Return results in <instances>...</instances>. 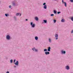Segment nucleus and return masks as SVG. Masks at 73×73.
<instances>
[{"instance_id": "25", "label": "nucleus", "mask_w": 73, "mask_h": 73, "mask_svg": "<svg viewBox=\"0 0 73 73\" xmlns=\"http://www.w3.org/2000/svg\"><path fill=\"white\" fill-rule=\"evenodd\" d=\"M57 13L58 14H59V13H61V12H58Z\"/></svg>"}, {"instance_id": "30", "label": "nucleus", "mask_w": 73, "mask_h": 73, "mask_svg": "<svg viewBox=\"0 0 73 73\" xmlns=\"http://www.w3.org/2000/svg\"><path fill=\"white\" fill-rule=\"evenodd\" d=\"M57 39H58V38H57V37L56 38V40H57Z\"/></svg>"}, {"instance_id": "26", "label": "nucleus", "mask_w": 73, "mask_h": 73, "mask_svg": "<svg viewBox=\"0 0 73 73\" xmlns=\"http://www.w3.org/2000/svg\"><path fill=\"white\" fill-rule=\"evenodd\" d=\"M45 4H46V3H44L43 4V5H45Z\"/></svg>"}, {"instance_id": "3", "label": "nucleus", "mask_w": 73, "mask_h": 73, "mask_svg": "<svg viewBox=\"0 0 73 73\" xmlns=\"http://www.w3.org/2000/svg\"><path fill=\"white\" fill-rule=\"evenodd\" d=\"M6 38L8 40H9L10 39V36L8 35H7L6 36Z\"/></svg>"}, {"instance_id": "13", "label": "nucleus", "mask_w": 73, "mask_h": 73, "mask_svg": "<svg viewBox=\"0 0 73 73\" xmlns=\"http://www.w3.org/2000/svg\"><path fill=\"white\" fill-rule=\"evenodd\" d=\"M61 21L63 23L64 22V19H62Z\"/></svg>"}, {"instance_id": "28", "label": "nucleus", "mask_w": 73, "mask_h": 73, "mask_svg": "<svg viewBox=\"0 0 73 73\" xmlns=\"http://www.w3.org/2000/svg\"><path fill=\"white\" fill-rule=\"evenodd\" d=\"M71 2H73V0H70Z\"/></svg>"}, {"instance_id": "34", "label": "nucleus", "mask_w": 73, "mask_h": 73, "mask_svg": "<svg viewBox=\"0 0 73 73\" xmlns=\"http://www.w3.org/2000/svg\"><path fill=\"white\" fill-rule=\"evenodd\" d=\"M28 21V19H26V21Z\"/></svg>"}, {"instance_id": "5", "label": "nucleus", "mask_w": 73, "mask_h": 73, "mask_svg": "<svg viewBox=\"0 0 73 73\" xmlns=\"http://www.w3.org/2000/svg\"><path fill=\"white\" fill-rule=\"evenodd\" d=\"M14 64L16 65H18L19 64V62H18V61H17V62L14 63Z\"/></svg>"}, {"instance_id": "35", "label": "nucleus", "mask_w": 73, "mask_h": 73, "mask_svg": "<svg viewBox=\"0 0 73 73\" xmlns=\"http://www.w3.org/2000/svg\"><path fill=\"white\" fill-rule=\"evenodd\" d=\"M21 14H20V16H21Z\"/></svg>"}, {"instance_id": "29", "label": "nucleus", "mask_w": 73, "mask_h": 73, "mask_svg": "<svg viewBox=\"0 0 73 73\" xmlns=\"http://www.w3.org/2000/svg\"><path fill=\"white\" fill-rule=\"evenodd\" d=\"M9 8H11V6H9Z\"/></svg>"}, {"instance_id": "33", "label": "nucleus", "mask_w": 73, "mask_h": 73, "mask_svg": "<svg viewBox=\"0 0 73 73\" xmlns=\"http://www.w3.org/2000/svg\"><path fill=\"white\" fill-rule=\"evenodd\" d=\"M15 5V3H13V5Z\"/></svg>"}, {"instance_id": "9", "label": "nucleus", "mask_w": 73, "mask_h": 73, "mask_svg": "<svg viewBox=\"0 0 73 73\" xmlns=\"http://www.w3.org/2000/svg\"><path fill=\"white\" fill-rule=\"evenodd\" d=\"M35 19L36 20V21H38V18L37 17H35Z\"/></svg>"}, {"instance_id": "22", "label": "nucleus", "mask_w": 73, "mask_h": 73, "mask_svg": "<svg viewBox=\"0 0 73 73\" xmlns=\"http://www.w3.org/2000/svg\"><path fill=\"white\" fill-rule=\"evenodd\" d=\"M54 16V14H52L51 15V16Z\"/></svg>"}, {"instance_id": "12", "label": "nucleus", "mask_w": 73, "mask_h": 73, "mask_svg": "<svg viewBox=\"0 0 73 73\" xmlns=\"http://www.w3.org/2000/svg\"><path fill=\"white\" fill-rule=\"evenodd\" d=\"M35 38L36 40H38V37L37 36H36Z\"/></svg>"}, {"instance_id": "31", "label": "nucleus", "mask_w": 73, "mask_h": 73, "mask_svg": "<svg viewBox=\"0 0 73 73\" xmlns=\"http://www.w3.org/2000/svg\"><path fill=\"white\" fill-rule=\"evenodd\" d=\"M16 61V59H15L14 61V62Z\"/></svg>"}, {"instance_id": "4", "label": "nucleus", "mask_w": 73, "mask_h": 73, "mask_svg": "<svg viewBox=\"0 0 73 73\" xmlns=\"http://www.w3.org/2000/svg\"><path fill=\"white\" fill-rule=\"evenodd\" d=\"M32 50H33V51L34 50H35V52H37V50L36 49H35V48H32Z\"/></svg>"}, {"instance_id": "17", "label": "nucleus", "mask_w": 73, "mask_h": 73, "mask_svg": "<svg viewBox=\"0 0 73 73\" xmlns=\"http://www.w3.org/2000/svg\"><path fill=\"white\" fill-rule=\"evenodd\" d=\"M54 13H57V11H56V10H54Z\"/></svg>"}, {"instance_id": "15", "label": "nucleus", "mask_w": 73, "mask_h": 73, "mask_svg": "<svg viewBox=\"0 0 73 73\" xmlns=\"http://www.w3.org/2000/svg\"><path fill=\"white\" fill-rule=\"evenodd\" d=\"M43 21L45 23H46V20H43Z\"/></svg>"}, {"instance_id": "20", "label": "nucleus", "mask_w": 73, "mask_h": 73, "mask_svg": "<svg viewBox=\"0 0 73 73\" xmlns=\"http://www.w3.org/2000/svg\"><path fill=\"white\" fill-rule=\"evenodd\" d=\"M54 23H55L56 22V20H54Z\"/></svg>"}, {"instance_id": "14", "label": "nucleus", "mask_w": 73, "mask_h": 73, "mask_svg": "<svg viewBox=\"0 0 73 73\" xmlns=\"http://www.w3.org/2000/svg\"><path fill=\"white\" fill-rule=\"evenodd\" d=\"M20 15V13H18L16 14V15L17 16H19Z\"/></svg>"}, {"instance_id": "21", "label": "nucleus", "mask_w": 73, "mask_h": 73, "mask_svg": "<svg viewBox=\"0 0 73 73\" xmlns=\"http://www.w3.org/2000/svg\"><path fill=\"white\" fill-rule=\"evenodd\" d=\"M49 41L50 42H51V40H50V39L49 38Z\"/></svg>"}, {"instance_id": "11", "label": "nucleus", "mask_w": 73, "mask_h": 73, "mask_svg": "<svg viewBox=\"0 0 73 73\" xmlns=\"http://www.w3.org/2000/svg\"><path fill=\"white\" fill-rule=\"evenodd\" d=\"M61 52H62V53H63L64 54H65V51H61Z\"/></svg>"}, {"instance_id": "6", "label": "nucleus", "mask_w": 73, "mask_h": 73, "mask_svg": "<svg viewBox=\"0 0 73 73\" xmlns=\"http://www.w3.org/2000/svg\"><path fill=\"white\" fill-rule=\"evenodd\" d=\"M49 52H45V54L46 55L47 54H49Z\"/></svg>"}, {"instance_id": "32", "label": "nucleus", "mask_w": 73, "mask_h": 73, "mask_svg": "<svg viewBox=\"0 0 73 73\" xmlns=\"http://www.w3.org/2000/svg\"><path fill=\"white\" fill-rule=\"evenodd\" d=\"M6 73H9V72L7 71V72H6Z\"/></svg>"}, {"instance_id": "7", "label": "nucleus", "mask_w": 73, "mask_h": 73, "mask_svg": "<svg viewBox=\"0 0 73 73\" xmlns=\"http://www.w3.org/2000/svg\"><path fill=\"white\" fill-rule=\"evenodd\" d=\"M48 50L49 52H50V47H49L48 48Z\"/></svg>"}, {"instance_id": "27", "label": "nucleus", "mask_w": 73, "mask_h": 73, "mask_svg": "<svg viewBox=\"0 0 73 73\" xmlns=\"http://www.w3.org/2000/svg\"><path fill=\"white\" fill-rule=\"evenodd\" d=\"M71 33H73V30H72Z\"/></svg>"}, {"instance_id": "23", "label": "nucleus", "mask_w": 73, "mask_h": 73, "mask_svg": "<svg viewBox=\"0 0 73 73\" xmlns=\"http://www.w3.org/2000/svg\"><path fill=\"white\" fill-rule=\"evenodd\" d=\"M71 20L72 21H73V17H72L71 18Z\"/></svg>"}, {"instance_id": "18", "label": "nucleus", "mask_w": 73, "mask_h": 73, "mask_svg": "<svg viewBox=\"0 0 73 73\" xmlns=\"http://www.w3.org/2000/svg\"><path fill=\"white\" fill-rule=\"evenodd\" d=\"M10 62H11V63H12L13 62V60H10Z\"/></svg>"}, {"instance_id": "1", "label": "nucleus", "mask_w": 73, "mask_h": 73, "mask_svg": "<svg viewBox=\"0 0 73 73\" xmlns=\"http://www.w3.org/2000/svg\"><path fill=\"white\" fill-rule=\"evenodd\" d=\"M31 27L33 28H34L35 26V24H33V23L31 22Z\"/></svg>"}, {"instance_id": "19", "label": "nucleus", "mask_w": 73, "mask_h": 73, "mask_svg": "<svg viewBox=\"0 0 73 73\" xmlns=\"http://www.w3.org/2000/svg\"><path fill=\"white\" fill-rule=\"evenodd\" d=\"M5 15L6 16H9V15H8V14H5Z\"/></svg>"}, {"instance_id": "16", "label": "nucleus", "mask_w": 73, "mask_h": 73, "mask_svg": "<svg viewBox=\"0 0 73 73\" xmlns=\"http://www.w3.org/2000/svg\"><path fill=\"white\" fill-rule=\"evenodd\" d=\"M58 37V35L56 34L55 35V37Z\"/></svg>"}, {"instance_id": "2", "label": "nucleus", "mask_w": 73, "mask_h": 73, "mask_svg": "<svg viewBox=\"0 0 73 73\" xmlns=\"http://www.w3.org/2000/svg\"><path fill=\"white\" fill-rule=\"evenodd\" d=\"M62 4H64V6L66 7V2H64V0H62Z\"/></svg>"}, {"instance_id": "24", "label": "nucleus", "mask_w": 73, "mask_h": 73, "mask_svg": "<svg viewBox=\"0 0 73 73\" xmlns=\"http://www.w3.org/2000/svg\"><path fill=\"white\" fill-rule=\"evenodd\" d=\"M44 52H45V51H47V50L46 49H44Z\"/></svg>"}, {"instance_id": "10", "label": "nucleus", "mask_w": 73, "mask_h": 73, "mask_svg": "<svg viewBox=\"0 0 73 73\" xmlns=\"http://www.w3.org/2000/svg\"><path fill=\"white\" fill-rule=\"evenodd\" d=\"M47 7L46 5H45L44 7V9H46Z\"/></svg>"}, {"instance_id": "8", "label": "nucleus", "mask_w": 73, "mask_h": 73, "mask_svg": "<svg viewBox=\"0 0 73 73\" xmlns=\"http://www.w3.org/2000/svg\"><path fill=\"white\" fill-rule=\"evenodd\" d=\"M66 69H67V70H69V67L68 66H66Z\"/></svg>"}]
</instances>
